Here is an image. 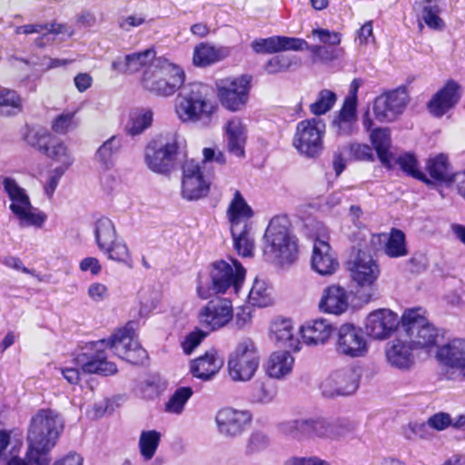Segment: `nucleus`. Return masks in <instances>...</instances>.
I'll use <instances>...</instances> for the list:
<instances>
[{"label": "nucleus", "mask_w": 465, "mask_h": 465, "mask_svg": "<svg viewBox=\"0 0 465 465\" xmlns=\"http://www.w3.org/2000/svg\"><path fill=\"white\" fill-rule=\"evenodd\" d=\"M121 138L114 135L97 149L95 160L101 169L108 171L114 165L115 155L121 148Z\"/></svg>", "instance_id": "obj_41"}, {"label": "nucleus", "mask_w": 465, "mask_h": 465, "mask_svg": "<svg viewBox=\"0 0 465 465\" xmlns=\"http://www.w3.org/2000/svg\"><path fill=\"white\" fill-rule=\"evenodd\" d=\"M326 124L323 120L312 117L299 122L292 138V146L306 157H316L323 150Z\"/></svg>", "instance_id": "obj_13"}, {"label": "nucleus", "mask_w": 465, "mask_h": 465, "mask_svg": "<svg viewBox=\"0 0 465 465\" xmlns=\"http://www.w3.org/2000/svg\"><path fill=\"white\" fill-rule=\"evenodd\" d=\"M401 322V328L414 349H430L437 345L438 330L429 322L424 309L418 307L405 310Z\"/></svg>", "instance_id": "obj_9"}, {"label": "nucleus", "mask_w": 465, "mask_h": 465, "mask_svg": "<svg viewBox=\"0 0 465 465\" xmlns=\"http://www.w3.org/2000/svg\"><path fill=\"white\" fill-rule=\"evenodd\" d=\"M312 35L317 36L321 43L331 46H336L341 43V35L328 29H314L312 31Z\"/></svg>", "instance_id": "obj_63"}, {"label": "nucleus", "mask_w": 465, "mask_h": 465, "mask_svg": "<svg viewBox=\"0 0 465 465\" xmlns=\"http://www.w3.org/2000/svg\"><path fill=\"white\" fill-rule=\"evenodd\" d=\"M245 273V269L235 259H231L230 262L223 260L215 262L212 264L210 271L212 286L207 278L201 276L198 280L197 294L201 299L206 300L212 295V290L218 293H224L232 287L234 292H238Z\"/></svg>", "instance_id": "obj_7"}, {"label": "nucleus", "mask_w": 465, "mask_h": 465, "mask_svg": "<svg viewBox=\"0 0 465 465\" xmlns=\"http://www.w3.org/2000/svg\"><path fill=\"white\" fill-rule=\"evenodd\" d=\"M253 211L248 204L240 191L235 190L226 209V218L230 229H238L242 226L251 225L250 220L253 216Z\"/></svg>", "instance_id": "obj_34"}, {"label": "nucleus", "mask_w": 465, "mask_h": 465, "mask_svg": "<svg viewBox=\"0 0 465 465\" xmlns=\"http://www.w3.org/2000/svg\"><path fill=\"white\" fill-rule=\"evenodd\" d=\"M223 365V360L217 350L212 348L204 354L190 362V371L193 377L207 381L212 380Z\"/></svg>", "instance_id": "obj_32"}, {"label": "nucleus", "mask_w": 465, "mask_h": 465, "mask_svg": "<svg viewBox=\"0 0 465 465\" xmlns=\"http://www.w3.org/2000/svg\"><path fill=\"white\" fill-rule=\"evenodd\" d=\"M334 326L326 318L319 317L305 322L299 329L302 342L309 347L324 346L334 334Z\"/></svg>", "instance_id": "obj_25"}, {"label": "nucleus", "mask_w": 465, "mask_h": 465, "mask_svg": "<svg viewBox=\"0 0 465 465\" xmlns=\"http://www.w3.org/2000/svg\"><path fill=\"white\" fill-rule=\"evenodd\" d=\"M208 331H204L201 329L196 328L190 333H188L183 341L182 342V348L186 355H190L193 351L202 343L204 338L208 334Z\"/></svg>", "instance_id": "obj_55"}, {"label": "nucleus", "mask_w": 465, "mask_h": 465, "mask_svg": "<svg viewBox=\"0 0 465 465\" xmlns=\"http://www.w3.org/2000/svg\"><path fill=\"white\" fill-rule=\"evenodd\" d=\"M397 163L401 169L414 177L415 179L428 183L426 175L419 169L418 162L415 156L411 153H404L398 157Z\"/></svg>", "instance_id": "obj_53"}, {"label": "nucleus", "mask_w": 465, "mask_h": 465, "mask_svg": "<svg viewBox=\"0 0 465 465\" xmlns=\"http://www.w3.org/2000/svg\"><path fill=\"white\" fill-rule=\"evenodd\" d=\"M250 304L267 307L273 303L272 289L263 280L255 279L248 295Z\"/></svg>", "instance_id": "obj_43"}, {"label": "nucleus", "mask_w": 465, "mask_h": 465, "mask_svg": "<svg viewBox=\"0 0 465 465\" xmlns=\"http://www.w3.org/2000/svg\"><path fill=\"white\" fill-rule=\"evenodd\" d=\"M109 260L122 263L129 268L134 265L133 257L126 242L122 239H116L107 248L102 250Z\"/></svg>", "instance_id": "obj_45"}, {"label": "nucleus", "mask_w": 465, "mask_h": 465, "mask_svg": "<svg viewBox=\"0 0 465 465\" xmlns=\"http://www.w3.org/2000/svg\"><path fill=\"white\" fill-rule=\"evenodd\" d=\"M350 153L351 156L358 161H373L374 155L372 149L368 144L352 143L350 145Z\"/></svg>", "instance_id": "obj_62"}, {"label": "nucleus", "mask_w": 465, "mask_h": 465, "mask_svg": "<svg viewBox=\"0 0 465 465\" xmlns=\"http://www.w3.org/2000/svg\"><path fill=\"white\" fill-rule=\"evenodd\" d=\"M251 421L252 415L249 411L232 407H223L215 415V423L219 433L229 438L240 436Z\"/></svg>", "instance_id": "obj_23"}, {"label": "nucleus", "mask_w": 465, "mask_h": 465, "mask_svg": "<svg viewBox=\"0 0 465 465\" xmlns=\"http://www.w3.org/2000/svg\"><path fill=\"white\" fill-rule=\"evenodd\" d=\"M185 80L184 71L169 59L160 56L143 73L141 83L143 87L160 96H172L183 85Z\"/></svg>", "instance_id": "obj_4"}, {"label": "nucleus", "mask_w": 465, "mask_h": 465, "mask_svg": "<svg viewBox=\"0 0 465 465\" xmlns=\"http://www.w3.org/2000/svg\"><path fill=\"white\" fill-rule=\"evenodd\" d=\"M218 110L212 87L202 82L184 84L174 103V113L183 124L210 126Z\"/></svg>", "instance_id": "obj_2"}, {"label": "nucleus", "mask_w": 465, "mask_h": 465, "mask_svg": "<svg viewBox=\"0 0 465 465\" xmlns=\"http://www.w3.org/2000/svg\"><path fill=\"white\" fill-rule=\"evenodd\" d=\"M287 465H332L328 460L319 456L292 457L288 460Z\"/></svg>", "instance_id": "obj_64"}, {"label": "nucleus", "mask_w": 465, "mask_h": 465, "mask_svg": "<svg viewBox=\"0 0 465 465\" xmlns=\"http://www.w3.org/2000/svg\"><path fill=\"white\" fill-rule=\"evenodd\" d=\"M271 340L279 347L298 351L301 350V340L293 322L289 318L276 317L269 328Z\"/></svg>", "instance_id": "obj_28"}, {"label": "nucleus", "mask_w": 465, "mask_h": 465, "mask_svg": "<svg viewBox=\"0 0 465 465\" xmlns=\"http://www.w3.org/2000/svg\"><path fill=\"white\" fill-rule=\"evenodd\" d=\"M337 94L329 89L321 90L315 101L310 105V112L315 116H320L330 112L337 102Z\"/></svg>", "instance_id": "obj_48"}, {"label": "nucleus", "mask_w": 465, "mask_h": 465, "mask_svg": "<svg viewBox=\"0 0 465 465\" xmlns=\"http://www.w3.org/2000/svg\"><path fill=\"white\" fill-rule=\"evenodd\" d=\"M64 430V420L53 410H41L31 420L27 434L29 465H48L49 452Z\"/></svg>", "instance_id": "obj_3"}, {"label": "nucleus", "mask_w": 465, "mask_h": 465, "mask_svg": "<svg viewBox=\"0 0 465 465\" xmlns=\"http://www.w3.org/2000/svg\"><path fill=\"white\" fill-rule=\"evenodd\" d=\"M223 130L227 151L236 157H243L248 139V127L244 120L232 116L226 121Z\"/></svg>", "instance_id": "obj_27"}, {"label": "nucleus", "mask_w": 465, "mask_h": 465, "mask_svg": "<svg viewBox=\"0 0 465 465\" xmlns=\"http://www.w3.org/2000/svg\"><path fill=\"white\" fill-rule=\"evenodd\" d=\"M216 94L221 105L232 113L243 110L249 100L251 77L239 75L215 82Z\"/></svg>", "instance_id": "obj_14"}, {"label": "nucleus", "mask_w": 465, "mask_h": 465, "mask_svg": "<svg viewBox=\"0 0 465 465\" xmlns=\"http://www.w3.org/2000/svg\"><path fill=\"white\" fill-rule=\"evenodd\" d=\"M24 141L55 163L56 169L67 171L74 163V157L69 146L45 129H27L24 134Z\"/></svg>", "instance_id": "obj_8"}, {"label": "nucleus", "mask_w": 465, "mask_h": 465, "mask_svg": "<svg viewBox=\"0 0 465 465\" xmlns=\"http://www.w3.org/2000/svg\"><path fill=\"white\" fill-rule=\"evenodd\" d=\"M145 22L146 19L143 14H132L120 17L118 20V25L123 31L130 32L133 28L139 27Z\"/></svg>", "instance_id": "obj_60"}, {"label": "nucleus", "mask_w": 465, "mask_h": 465, "mask_svg": "<svg viewBox=\"0 0 465 465\" xmlns=\"http://www.w3.org/2000/svg\"><path fill=\"white\" fill-rule=\"evenodd\" d=\"M0 181L10 202L9 210L18 225L41 229L47 221V215L32 204L26 190L13 177L4 176Z\"/></svg>", "instance_id": "obj_6"}, {"label": "nucleus", "mask_w": 465, "mask_h": 465, "mask_svg": "<svg viewBox=\"0 0 465 465\" xmlns=\"http://www.w3.org/2000/svg\"><path fill=\"white\" fill-rule=\"evenodd\" d=\"M401 318L390 309L381 308L371 312L365 320L367 335L377 341H384L398 330Z\"/></svg>", "instance_id": "obj_22"}, {"label": "nucleus", "mask_w": 465, "mask_h": 465, "mask_svg": "<svg viewBox=\"0 0 465 465\" xmlns=\"http://www.w3.org/2000/svg\"><path fill=\"white\" fill-rule=\"evenodd\" d=\"M180 143V138L175 134L149 143L144 151L147 167L157 173H169L176 165Z\"/></svg>", "instance_id": "obj_10"}, {"label": "nucleus", "mask_w": 465, "mask_h": 465, "mask_svg": "<svg viewBox=\"0 0 465 465\" xmlns=\"http://www.w3.org/2000/svg\"><path fill=\"white\" fill-rule=\"evenodd\" d=\"M153 47L143 51L126 54L124 58H118L112 63V69L124 74H134L141 69H148L157 60Z\"/></svg>", "instance_id": "obj_30"}, {"label": "nucleus", "mask_w": 465, "mask_h": 465, "mask_svg": "<svg viewBox=\"0 0 465 465\" xmlns=\"http://www.w3.org/2000/svg\"><path fill=\"white\" fill-rule=\"evenodd\" d=\"M269 446V439L266 435L255 432L251 435L246 445V453L253 455L264 450Z\"/></svg>", "instance_id": "obj_58"}, {"label": "nucleus", "mask_w": 465, "mask_h": 465, "mask_svg": "<svg viewBox=\"0 0 465 465\" xmlns=\"http://www.w3.org/2000/svg\"><path fill=\"white\" fill-rule=\"evenodd\" d=\"M87 294L93 302H101L109 297V289L102 282H92L88 286Z\"/></svg>", "instance_id": "obj_61"}, {"label": "nucleus", "mask_w": 465, "mask_h": 465, "mask_svg": "<svg viewBox=\"0 0 465 465\" xmlns=\"http://www.w3.org/2000/svg\"><path fill=\"white\" fill-rule=\"evenodd\" d=\"M413 346L401 338L391 341L386 349V359L391 366L408 370L414 364Z\"/></svg>", "instance_id": "obj_35"}, {"label": "nucleus", "mask_w": 465, "mask_h": 465, "mask_svg": "<svg viewBox=\"0 0 465 465\" xmlns=\"http://www.w3.org/2000/svg\"><path fill=\"white\" fill-rule=\"evenodd\" d=\"M181 193L188 201H195L208 195L211 186L210 178L204 174V166L193 159L186 160L183 164Z\"/></svg>", "instance_id": "obj_19"}, {"label": "nucleus", "mask_w": 465, "mask_h": 465, "mask_svg": "<svg viewBox=\"0 0 465 465\" xmlns=\"http://www.w3.org/2000/svg\"><path fill=\"white\" fill-rule=\"evenodd\" d=\"M65 172L66 171L56 168H54L49 172L46 180L43 184L44 193L47 198L51 199L53 197L59 182Z\"/></svg>", "instance_id": "obj_59"}, {"label": "nucleus", "mask_w": 465, "mask_h": 465, "mask_svg": "<svg viewBox=\"0 0 465 465\" xmlns=\"http://www.w3.org/2000/svg\"><path fill=\"white\" fill-rule=\"evenodd\" d=\"M303 49L309 50L312 54L313 62L326 63L337 59L339 52L335 48L322 46V45H309L306 42V45Z\"/></svg>", "instance_id": "obj_54"}, {"label": "nucleus", "mask_w": 465, "mask_h": 465, "mask_svg": "<svg viewBox=\"0 0 465 465\" xmlns=\"http://www.w3.org/2000/svg\"><path fill=\"white\" fill-rule=\"evenodd\" d=\"M95 242L100 251L112 245L117 239V232L114 223L105 217L100 218L95 223L94 228Z\"/></svg>", "instance_id": "obj_44"}, {"label": "nucleus", "mask_w": 465, "mask_h": 465, "mask_svg": "<svg viewBox=\"0 0 465 465\" xmlns=\"http://www.w3.org/2000/svg\"><path fill=\"white\" fill-rule=\"evenodd\" d=\"M426 169L435 181L446 182L450 178L448 159L442 153L430 158Z\"/></svg>", "instance_id": "obj_50"}, {"label": "nucleus", "mask_w": 465, "mask_h": 465, "mask_svg": "<svg viewBox=\"0 0 465 465\" xmlns=\"http://www.w3.org/2000/svg\"><path fill=\"white\" fill-rule=\"evenodd\" d=\"M334 349L341 357L364 358L369 353L370 344L360 326L351 322H343L335 331Z\"/></svg>", "instance_id": "obj_15"}, {"label": "nucleus", "mask_w": 465, "mask_h": 465, "mask_svg": "<svg viewBox=\"0 0 465 465\" xmlns=\"http://www.w3.org/2000/svg\"><path fill=\"white\" fill-rule=\"evenodd\" d=\"M193 393L190 387L178 388L166 402L165 411L173 414H181Z\"/></svg>", "instance_id": "obj_51"}, {"label": "nucleus", "mask_w": 465, "mask_h": 465, "mask_svg": "<svg viewBox=\"0 0 465 465\" xmlns=\"http://www.w3.org/2000/svg\"><path fill=\"white\" fill-rule=\"evenodd\" d=\"M74 115V112H65L58 115L53 122L52 127L54 131L59 134H65L74 129L77 125Z\"/></svg>", "instance_id": "obj_56"}, {"label": "nucleus", "mask_w": 465, "mask_h": 465, "mask_svg": "<svg viewBox=\"0 0 465 465\" xmlns=\"http://www.w3.org/2000/svg\"><path fill=\"white\" fill-rule=\"evenodd\" d=\"M410 97L405 87L384 92L371 104L373 117L380 123H393L404 113Z\"/></svg>", "instance_id": "obj_17"}, {"label": "nucleus", "mask_w": 465, "mask_h": 465, "mask_svg": "<svg viewBox=\"0 0 465 465\" xmlns=\"http://www.w3.org/2000/svg\"><path fill=\"white\" fill-rule=\"evenodd\" d=\"M111 348L121 359L133 363L142 364L147 359V353L135 338L134 330L125 326L117 330L108 340H100L92 344L90 355L86 352L79 353L75 363L86 373H98L112 375L117 371L116 365L106 361L104 348Z\"/></svg>", "instance_id": "obj_1"}, {"label": "nucleus", "mask_w": 465, "mask_h": 465, "mask_svg": "<svg viewBox=\"0 0 465 465\" xmlns=\"http://www.w3.org/2000/svg\"><path fill=\"white\" fill-rule=\"evenodd\" d=\"M233 240V247L239 255L252 257L254 251V238L252 232V225L242 226L237 230L230 229Z\"/></svg>", "instance_id": "obj_42"}, {"label": "nucleus", "mask_w": 465, "mask_h": 465, "mask_svg": "<svg viewBox=\"0 0 465 465\" xmlns=\"http://www.w3.org/2000/svg\"><path fill=\"white\" fill-rule=\"evenodd\" d=\"M437 359L465 377V339H454L437 351Z\"/></svg>", "instance_id": "obj_33"}, {"label": "nucleus", "mask_w": 465, "mask_h": 465, "mask_svg": "<svg viewBox=\"0 0 465 465\" xmlns=\"http://www.w3.org/2000/svg\"><path fill=\"white\" fill-rule=\"evenodd\" d=\"M362 125L366 131L370 132V141L377 153L379 160L382 164L391 166L393 155L391 152V140L390 129L386 127L372 129L374 123L369 110L362 116Z\"/></svg>", "instance_id": "obj_26"}, {"label": "nucleus", "mask_w": 465, "mask_h": 465, "mask_svg": "<svg viewBox=\"0 0 465 465\" xmlns=\"http://www.w3.org/2000/svg\"><path fill=\"white\" fill-rule=\"evenodd\" d=\"M294 361V357L289 351H275L266 362V373L276 380L284 379L292 373Z\"/></svg>", "instance_id": "obj_38"}, {"label": "nucleus", "mask_w": 465, "mask_h": 465, "mask_svg": "<svg viewBox=\"0 0 465 465\" xmlns=\"http://www.w3.org/2000/svg\"><path fill=\"white\" fill-rule=\"evenodd\" d=\"M279 431L292 439L303 440L306 439L331 440L330 421L323 418L298 419L281 422Z\"/></svg>", "instance_id": "obj_18"}, {"label": "nucleus", "mask_w": 465, "mask_h": 465, "mask_svg": "<svg viewBox=\"0 0 465 465\" xmlns=\"http://www.w3.org/2000/svg\"><path fill=\"white\" fill-rule=\"evenodd\" d=\"M260 357L254 342L250 339L240 341L228 358L227 369L234 381H248L255 375Z\"/></svg>", "instance_id": "obj_12"}, {"label": "nucleus", "mask_w": 465, "mask_h": 465, "mask_svg": "<svg viewBox=\"0 0 465 465\" xmlns=\"http://www.w3.org/2000/svg\"><path fill=\"white\" fill-rule=\"evenodd\" d=\"M16 35H40L41 38L36 41V45L39 46H43L44 39L49 40V35L51 34L58 35L64 34L67 35H72L74 31L71 27H68L65 25L55 24V23H36L25 25L21 26H17L15 30Z\"/></svg>", "instance_id": "obj_37"}, {"label": "nucleus", "mask_w": 465, "mask_h": 465, "mask_svg": "<svg viewBox=\"0 0 465 465\" xmlns=\"http://www.w3.org/2000/svg\"><path fill=\"white\" fill-rule=\"evenodd\" d=\"M306 227L309 235L314 238L311 259L312 270L321 275L333 274L339 262L328 242V229L323 223L314 220L310 221Z\"/></svg>", "instance_id": "obj_11"}, {"label": "nucleus", "mask_w": 465, "mask_h": 465, "mask_svg": "<svg viewBox=\"0 0 465 465\" xmlns=\"http://www.w3.org/2000/svg\"><path fill=\"white\" fill-rule=\"evenodd\" d=\"M293 57L288 55H276L271 58L265 64V70L269 74L285 72L293 64Z\"/></svg>", "instance_id": "obj_57"}, {"label": "nucleus", "mask_w": 465, "mask_h": 465, "mask_svg": "<svg viewBox=\"0 0 465 465\" xmlns=\"http://www.w3.org/2000/svg\"><path fill=\"white\" fill-rule=\"evenodd\" d=\"M306 41L301 38L287 36H271L259 38L252 42L251 46L256 54H274L282 51L303 50Z\"/></svg>", "instance_id": "obj_31"}, {"label": "nucleus", "mask_w": 465, "mask_h": 465, "mask_svg": "<svg viewBox=\"0 0 465 465\" xmlns=\"http://www.w3.org/2000/svg\"><path fill=\"white\" fill-rule=\"evenodd\" d=\"M352 280L361 289L367 292L361 295L365 302L371 301L375 295L376 282L381 275L378 262L364 251H358L350 268Z\"/></svg>", "instance_id": "obj_16"}, {"label": "nucleus", "mask_w": 465, "mask_h": 465, "mask_svg": "<svg viewBox=\"0 0 465 465\" xmlns=\"http://www.w3.org/2000/svg\"><path fill=\"white\" fill-rule=\"evenodd\" d=\"M460 98L459 84L454 81H449L433 94L427 104V108L433 116L441 117L458 104Z\"/></svg>", "instance_id": "obj_29"}, {"label": "nucleus", "mask_w": 465, "mask_h": 465, "mask_svg": "<svg viewBox=\"0 0 465 465\" xmlns=\"http://www.w3.org/2000/svg\"><path fill=\"white\" fill-rule=\"evenodd\" d=\"M153 115L150 109H141L133 113L126 125L127 133L131 135L142 134L152 124Z\"/></svg>", "instance_id": "obj_49"}, {"label": "nucleus", "mask_w": 465, "mask_h": 465, "mask_svg": "<svg viewBox=\"0 0 465 465\" xmlns=\"http://www.w3.org/2000/svg\"><path fill=\"white\" fill-rule=\"evenodd\" d=\"M233 318L232 302L225 298L209 301L197 314L199 324L208 331H217L226 326Z\"/></svg>", "instance_id": "obj_20"}, {"label": "nucleus", "mask_w": 465, "mask_h": 465, "mask_svg": "<svg viewBox=\"0 0 465 465\" xmlns=\"http://www.w3.org/2000/svg\"><path fill=\"white\" fill-rule=\"evenodd\" d=\"M264 254L272 262L285 265L296 260L297 239L291 233L284 217H274L271 220L264 234Z\"/></svg>", "instance_id": "obj_5"}, {"label": "nucleus", "mask_w": 465, "mask_h": 465, "mask_svg": "<svg viewBox=\"0 0 465 465\" xmlns=\"http://www.w3.org/2000/svg\"><path fill=\"white\" fill-rule=\"evenodd\" d=\"M161 433L154 430H143L139 438V450L143 459L148 461L153 459L161 440Z\"/></svg>", "instance_id": "obj_46"}, {"label": "nucleus", "mask_w": 465, "mask_h": 465, "mask_svg": "<svg viewBox=\"0 0 465 465\" xmlns=\"http://www.w3.org/2000/svg\"><path fill=\"white\" fill-rule=\"evenodd\" d=\"M421 7V17L425 24L433 29H440L444 23L439 16L440 8L431 0H425L419 4Z\"/></svg>", "instance_id": "obj_52"}, {"label": "nucleus", "mask_w": 465, "mask_h": 465, "mask_svg": "<svg viewBox=\"0 0 465 465\" xmlns=\"http://www.w3.org/2000/svg\"><path fill=\"white\" fill-rule=\"evenodd\" d=\"M375 238L379 241H384V253L390 258L404 257L408 254L405 234L399 229H391L387 234L371 235V241Z\"/></svg>", "instance_id": "obj_40"}, {"label": "nucleus", "mask_w": 465, "mask_h": 465, "mask_svg": "<svg viewBox=\"0 0 465 465\" xmlns=\"http://www.w3.org/2000/svg\"><path fill=\"white\" fill-rule=\"evenodd\" d=\"M357 107L342 104L331 122V131L336 136L348 137L357 130Z\"/></svg>", "instance_id": "obj_36"}, {"label": "nucleus", "mask_w": 465, "mask_h": 465, "mask_svg": "<svg viewBox=\"0 0 465 465\" xmlns=\"http://www.w3.org/2000/svg\"><path fill=\"white\" fill-rule=\"evenodd\" d=\"M22 109V99L15 91L0 86V114L11 115Z\"/></svg>", "instance_id": "obj_47"}, {"label": "nucleus", "mask_w": 465, "mask_h": 465, "mask_svg": "<svg viewBox=\"0 0 465 465\" xmlns=\"http://www.w3.org/2000/svg\"><path fill=\"white\" fill-rule=\"evenodd\" d=\"M360 374L352 367L338 369L331 372L321 383V390L327 397L353 394L359 388Z\"/></svg>", "instance_id": "obj_21"}, {"label": "nucleus", "mask_w": 465, "mask_h": 465, "mask_svg": "<svg viewBox=\"0 0 465 465\" xmlns=\"http://www.w3.org/2000/svg\"><path fill=\"white\" fill-rule=\"evenodd\" d=\"M230 54L227 47H216L207 43H201L193 49V64L197 67H205L217 63Z\"/></svg>", "instance_id": "obj_39"}, {"label": "nucleus", "mask_w": 465, "mask_h": 465, "mask_svg": "<svg viewBox=\"0 0 465 465\" xmlns=\"http://www.w3.org/2000/svg\"><path fill=\"white\" fill-rule=\"evenodd\" d=\"M351 308V292L339 283L326 286L321 294L318 309L320 312L334 316L346 313Z\"/></svg>", "instance_id": "obj_24"}]
</instances>
